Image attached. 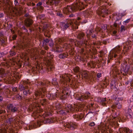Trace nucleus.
I'll list each match as a JSON object with an SVG mask.
<instances>
[{
	"mask_svg": "<svg viewBox=\"0 0 133 133\" xmlns=\"http://www.w3.org/2000/svg\"><path fill=\"white\" fill-rule=\"evenodd\" d=\"M72 24V25L71 27L72 29L74 30L75 29H78V26L79 25L78 22H75L74 23L72 22V24Z\"/></svg>",
	"mask_w": 133,
	"mask_h": 133,
	"instance_id": "obj_24",
	"label": "nucleus"
},
{
	"mask_svg": "<svg viewBox=\"0 0 133 133\" xmlns=\"http://www.w3.org/2000/svg\"><path fill=\"white\" fill-rule=\"evenodd\" d=\"M95 125V123L94 122H91L89 124V125L90 127H93Z\"/></svg>",
	"mask_w": 133,
	"mask_h": 133,
	"instance_id": "obj_42",
	"label": "nucleus"
},
{
	"mask_svg": "<svg viewBox=\"0 0 133 133\" xmlns=\"http://www.w3.org/2000/svg\"><path fill=\"white\" fill-rule=\"evenodd\" d=\"M41 67L39 65H37L35 68V70L37 71H39Z\"/></svg>",
	"mask_w": 133,
	"mask_h": 133,
	"instance_id": "obj_41",
	"label": "nucleus"
},
{
	"mask_svg": "<svg viewBox=\"0 0 133 133\" xmlns=\"http://www.w3.org/2000/svg\"><path fill=\"white\" fill-rule=\"evenodd\" d=\"M14 130L12 129H9V130L8 131L10 133H13Z\"/></svg>",
	"mask_w": 133,
	"mask_h": 133,
	"instance_id": "obj_45",
	"label": "nucleus"
},
{
	"mask_svg": "<svg viewBox=\"0 0 133 133\" xmlns=\"http://www.w3.org/2000/svg\"><path fill=\"white\" fill-rule=\"evenodd\" d=\"M70 41L72 43H74L75 44H76V43H77L78 42V41L76 40H74L73 39H70Z\"/></svg>",
	"mask_w": 133,
	"mask_h": 133,
	"instance_id": "obj_40",
	"label": "nucleus"
},
{
	"mask_svg": "<svg viewBox=\"0 0 133 133\" xmlns=\"http://www.w3.org/2000/svg\"><path fill=\"white\" fill-rule=\"evenodd\" d=\"M42 4V3L41 2H39L37 4V6H40Z\"/></svg>",
	"mask_w": 133,
	"mask_h": 133,
	"instance_id": "obj_63",
	"label": "nucleus"
},
{
	"mask_svg": "<svg viewBox=\"0 0 133 133\" xmlns=\"http://www.w3.org/2000/svg\"><path fill=\"white\" fill-rule=\"evenodd\" d=\"M65 109L66 112H74L79 111V106L76 105H68L65 107Z\"/></svg>",
	"mask_w": 133,
	"mask_h": 133,
	"instance_id": "obj_6",
	"label": "nucleus"
},
{
	"mask_svg": "<svg viewBox=\"0 0 133 133\" xmlns=\"http://www.w3.org/2000/svg\"><path fill=\"white\" fill-rule=\"evenodd\" d=\"M74 118L76 119V120L81 119L84 117V116L82 114H80L79 115H74Z\"/></svg>",
	"mask_w": 133,
	"mask_h": 133,
	"instance_id": "obj_21",
	"label": "nucleus"
},
{
	"mask_svg": "<svg viewBox=\"0 0 133 133\" xmlns=\"http://www.w3.org/2000/svg\"><path fill=\"white\" fill-rule=\"evenodd\" d=\"M56 79L55 78H54L52 80V84L54 85L57 86V87L58 83L57 81H56Z\"/></svg>",
	"mask_w": 133,
	"mask_h": 133,
	"instance_id": "obj_32",
	"label": "nucleus"
},
{
	"mask_svg": "<svg viewBox=\"0 0 133 133\" xmlns=\"http://www.w3.org/2000/svg\"><path fill=\"white\" fill-rule=\"evenodd\" d=\"M60 77L61 78L60 79L61 85L64 87L63 90L62 91V93L64 95L66 94V95L69 96V91L68 89L66 88V87H65L67 83L69 82L70 80L69 75L65 74L60 76Z\"/></svg>",
	"mask_w": 133,
	"mask_h": 133,
	"instance_id": "obj_2",
	"label": "nucleus"
},
{
	"mask_svg": "<svg viewBox=\"0 0 133 133\" xmlns=\"http://www.w3.org/2000/svg\"><path fill=\"white\" fill-rule=\"evenodd\" d=\"M13 14H14L15 16H17L21 14V10L16 8L13 9L12 11Z\"/></svg>",
	"mask_w": 133,
	"mask_h": 133,
	"instance_id": "obj_15",
	"label": "nucleus"
},
{
	"mask_svg": "<svg viewBox=\"0 0 133 133\" xmlns=\"http://www.w3.org/2000/svg\"><path fill=\"white\" fill-rule=\"evenodd\" d=\"M125 115L128 118H131L133 116V114L132 112H129L126 113Z\"/></svg>",
	"mask_w": 133,
	"mask_h": 133,
	"instance_id": "obj_30",
	"label": "nucleus"
},
{
	"mask_svg": "<svg viewBox=\"0 0 133 133\" xmlns=\"http://www.w3.org/2000/svg\"><path fill=\"white\" fill-rule=\"evenodd\" d=\"M123 45L124 46L123 47V51H124L125 52L127 51L128 49H129L131 48L129 47L128 45L127 46L125 43L123 44Z\"/></svg>",
	"mask_w": 133,
	"mask_h": 133,
	"instance_id": "obj_29",
	"label": "nucleus"
},
{
	"mask_svg": "<svg viewBox=\"0 0 133 133\" xmlns=\"http://www.w3.org/2000/svg\"><path fill=\"white\" fill-rule=\"evenodd\" d=\"M45 83L44 82H39L37 87L38 88H40L39 91H35V96H33L34 99L36 100L38 99L41 94H43L42 93H44L46 91V89L45 88H43L42 86H44Z\"/></svg>",
	"mask_w": 133,
	"mask_h": 133,
	"instance_id": "obj_5",
	"label": "nucleus"
},
{
	"mask_svg": "<svg viewBox=\"0 0 133 133\" xmlns=\"http://www.w3.org/2000/svg\"><path fill=\"white\" fill-rule=\"evenodd\" d=\"M103 52L102 51H101L99 52V53L100 54V57H102L103 56V55L102 54Z\"/></svg>",
	"mask_w": 133,
	"mask_h": 133,
	"instance_id": "obj_62",
	"label": "nucleus"
},
{
	"mask_svg": "<svg viewBox=\"0 0 133 133\" xmlns=\"http://www.w3.org/2000/svg\"><path fill=\"white\" fill-rule=\"evenodd\" d=\"M4 72V69L2 68H0V74H2Z\"/></svg>",
	"mask_w": 133,
	"mask_h": 133,
	"instance_id": "obj_44",
	"label": "nucleus"
},
{
	"mask_svg": "<svg viewBox=\"0 0 133 133\" xmlns=\"http://www.w3.org/2000/svg\"><path fill=\"white\" fill-rule=\"evenodd\" d=\"M56 94H55L54 95H53L52 94L50 93H48L46 95L47 97L50 100H52L54 99L56 96Z\"/></svg>",
	"mask_w": 133,
	"mask_h": 133,
	"instance_id": "obj_19",
	"label": "nucleus"
},
{
	"mask_svg": "<svg viewBox=\"0 0 133 133\" xmlns=\"http://www.w3.org/2000/svg\"><path fill=\"white\" fill-rule=\"evenodd\" d=\"M129 27L127 26L125 27L124 26L122 25L121 27L120 31L121 32H123L127 28H129Z\"/></svg>",
	"mask_w": 133,
	"mask_h": 133,
	"instance_id": "obj_31",
	"label": "nucleus"
},
{
	"mask_svg": "<svg viewBox=\"0 0 133 133\" xmlns=\"http://www.w3.org/2000/svg\"><path fill=\"white\" fill-rule=\"evenodd\" d=\"M29 84L28 82L26 81H23L22 84L19 85L18 89L20 91H23L25 89H28L29 87L27 85Z\"/></svg>",
	"mask_w": 133,
	"mask_h": 133,
	"instance_id": "obj_10",
	"label": "nucleus"
},
{
	"mask_svg": "<svg viewBox=\"0 0 133 133\" xmlns=\"http://www.w3.org/2000/svg\"><path fill=\"white\" fill-rule=\"evenodd\" d=\"M95 30L99 32V31H101V29H100V28H99L98 27H97L95 29Z\"/></svg>",
	"mask_w": 133,
	"mask_h": 133,
	"instance_id": "obj_56",
	"label": "nucleus"
},
{
	"mask_svg": "<svg viewBox=\"0 0 133 133\" xmlns=\"http://www.w3.org/2000/svg\"><path fill=\"white\" fill-rule=\"evenodd\" d=\"M130 18L128 19H127L125 21H124V23H125L126 24L127 23H128L130 21Z\"/></svg>",
	"mask_w": 133,
	"mask_h": 133,
	"instance_id": "obj_51",
	"label": "nucleus"
},
{
	"mask_svg": "<svg viewBox=\"0 0 133 133\" xmlns=\"http://www.w3.org/2000/svg\"><path fill=\"white\" fill-rule=\"evenodd\" d=\"M49 45L51 47H53L54 46L53 42L52 41H51L49 43Z\"/></svg>",
	"mask_w": 133,
	"mask_h": 133,
	"instance_id": "obj_55",
	"label": "nucleus"
},
{
	"mask_svg": "<svg viewBox=\"0 0 133 133\" xmlns=\"http://www.w3.org/2000/svg\"><path fill=\"white\" fill-rule=\"evenodd\" d=\"M57 15L61 17L63 16V15L59 12H58L57 13Z\"/></svg>",
	"mask_w": 133,
	"mask_h": 133,
	"instance_id": "obj_48",
	"label": "nucleus"
},
{
	"mask_svg": "<svg viewBox=\"0 0 133 133\" xmlns=\"http://www.w3.org/2000/svg\"><path fill=\"white\" fill-rule=\"evenodd\" d=\"M127 13L125 12V11H124L121 14V15L122 16H123L125 15Z\"/></svg>",
	"mask_w": 133,
	"mask_h": 133,
	"instance_id": "obj_46",
	"label": "nucleus"
},
{
	"mask_svg": "<svg viewBox=\"0 0 133 133\" xmlns=\"http://www.w3.org/2000/svg\"><path fill=\"white\" fill-rule=\"evenodd\" d=\"M49 13L51 15H54V14L53 12L51 11H49Z\"/></svg>",
	"mask_w": 133,
	"mask_h": 133,
	"instance_id": "obj_64",
	"label": "nucleus"
},
{
	"mask_svg": "<svg viewBox=\"0 0 133 133\" xmlns=\"http://www.w3.org/2000/svg\"><path fill=\"white\" fill-rule=\"evenodd\" d=\"M124 65V66H123L124 71L125 72H127L129 70V66L128 65Z\"/></svg>",
	"mask_w": 133,
	"mask_h": 133,
	"instance_id": "obj_27",
	"label": "nucleus"
},
{
	"mask_svg": "<svg viewBox=\"0 0 133 133\" xmlns=\"http://www.w3.org/2000/svg\"><path fill=\"white\" fill-rule=\"evenodd\" d=\"M0 42H1L2 44H4L5 42L4 41L2 38H1L0 39Z\"/></svg>",
	"mask_w": 133,
	"mask_h": 133,
	"instance_id": "obj_58",
	"label": "nucleus"
},
{
	"mask_svg": "<svg viewBox=\"0 0 133 133\" xmlns=\"http://www.w3.org/2000/svg\"><path fill=\"white\" fill-rule=\"evenodd\" d=\"M102 11V8L101 7L99 8L97 10V12L99 15H102V13H101Z\"/></svg>",
	"mask_w": 133,
	"mask_h": 133,
	"instance_id": "obj_38",
	"label": "nucleus"
},
{
	"mask_svg": "<svg viewBox=\"0 0 133 133\" xmlns=\"http://www.w3.org/2000/svg\"><path fill=\"white\" fill-rule=\"evenodd\" d=\"M54 56L50 54H48L46 56H45L43 58V61H46L47 66L46 71L49 72L53 70L54 69V66L53 65L52 59Z\"/></svg>",
	"mask_w": 133,
	"mask_h": 133,
	"instance_id": "obj_4",
	"label": "nucleus"
},
{
	"mask_svg": "<svg viewBox=\"0 0 133 133\" xmlns=\"http://www.w3.org/2000/svg\"><path fill=\"white\" fill-rule=\"evenodd\" d=\"M8 109L12 112H15L18 110V108L14 107L12 104H10L8 106Z\"/></svg>",
	"mask_w": 133,
	"mask_h": 133,
	"instance_id": "obj_14",
	"label": "nucleus"
},
{
	"mask_svg": "<svg viewBox=\"0 0 133 133\" xmlns=\"http://www.w3.org/2000/svg\"><path fill=\"white\" fill-rule=\"evenodd\" d=\"M72 24V22H70L68 23H67L65 24L63 23L62 24V27L63 29H66L70 25H71Z\"/></svg>",
	"mask_w": 133,
	"mask_h": 133,
	"instance_id": "obj_20",
	"label": "nucleus"
},
{
	"mask_svg": "<svg viewBox=\"0 0 133 133\" xmlns=\"http://www.w3.org/2000/svg\"><path fill=\"white\" fill-rule=\"evenodd\" d=\"M62 38H59L55 41V46L57 49V51L58 52L62 51L63 50L61 48V47H60L59 45L61 44L63 41Z\"/></svg>",
	"mask_w": 133,
	"mask_h": 133,
	"instance_id": "obj_9",
	"label": "nucleus"
},
{
	"mask_svg": "<svg viewBox=\"0 0 133 133\" xmlns=\"http://www.w3.org/2000/svg\"><path fill=\"white\" fill-rule=\"evenodd\" d=\"M15 4L16 6H18L19 5V3L18 2L17 0H15Z\"/></svg>",
	"mask_w": 133,
	"mask_h": 133,
	"instance_id": "obj_47",
	"label": "nucleus"
},
{
	"mask_svg": "<svg viewBox=\"0 0 133 133\" xmlns=\"http://www.w3.org/2000/svg\"><path fill=\"white\" fill-rule=\"evenodd\" d=\"M0 133H7V131L5 129H0Z\"/></svg>",
	"mask_w": 133,
	"mask_h": 133,
	"instance_id": "obj_39",
	"label": "nucleus"
},
{
	"mask_svg": "<svg viewBox=\"0 0 133 133\" xmlns=\"http://www.w3.org/2000/svg\"><path fill=\"white\" fill-rule=\"evenodd\" d=\"M63 126L64 127H66L71 130H74L77 128V125L75 123L72 122L65 123L63 124Z\"/></svg>",
	"mask_w": 133,
	"mask_h": 133,
	"instance_id": "obj_8",
	"label": "nucleus"
},
{
	"mask_svg": "<svg viewBox=\"0 0 133 133\" xmlns=\"http://www.w3.org/2000/svg\"><path fill=\"white\" fill-rule=\"evenodd\" d=\"M59 113L62 114H65L66 112L65 111V110L63 111H59Z\"/></svg>",
	"mask_w": 133,
	"mask_h": 133,
	"instance_id": "obj_50",
	"label": "nucleus"
},
{
	"mask_svg": "<svg viewBox=\"0 0 133 133\" xmlns=\"http://www.w3.org/2000/svg\"><path fill=\"white\" fill-rule=\"evenodd\" d=\"M117 22V24L118 25L121 24V22L118 19H117V20H116L115 22Z\"/></svg>",
	"mask_w": 133,
	"mask_h": 133,
	"instance_id": "obj_53",
	"label": "nucleus"
},
{
	"mask_svg": "<svg viewBox=\"0 0 133 133\" xmlns=\"http://www.w3.org/2000/svg\"><path fill=\"white\" fill-rule=\"evenodd\" d=\"M10 56H12L16 54V52L14 50H11L10 52Z\"/></svg>",
	"mask_w": 133,
	"mask_h": 133,
	"instance_id": "obj_36",
	"label": "nucleus"
},
{
	"mask_svg": "<svg viewBox=\"0 0 133 133\" xmlns=\"http://www.w3.org/2000/svg\"><path fill=\"white\" fill-rule=\"evenodd\" d=\"M33 21L30 18H27L24 21L25 25L28 27H30L33 24Z\"/></svg>",
	"mask_w": 133,
	"mask_h": 133,
	"instance_id": "obj_12",
	"label": "nucleus"
},
{
	"mask_svg": "<svg viewBox=\"0 0 133 133\" xmlns=\"http://www.w3.org/2000/svg\"><path fill=\"white\" fill-rule=\"evenodd\" d=\"M90 95V94L89 92H86L85 94L78 97L77 99L78 100L82 101L89 98Z\"/></svg>",
	"mask_w": 133,
	"mask_h": 133,
	"instance_id": "obj_11",
	"label": "nucleus"
},
{
	"mask_svg": "<svg viewBox=\"0 0 133 133\" xmlns=\"http://www.w3.org/2000/svg\"><path fill=\"white\" fill-rule=\"evenodd\" d=\"M46 102V99H42L40 100V103L42 105H44Z\"/></svg>",
	"mask_w": 133,
	"mask_h": 133,
	"instance_id": "obj_35",
	"label": "nucleus"
},
{
	"mask_svg": "<svg viewBox=\"0 0 133 133\" xmlns=\"http://www.w3.org/2000/svg\"><path fill=\"white\" fill-rule=\"evenodd\" d=\"M45 53V51L44 50H42L41 52V54L42 55H44Z\"/></svg>",
	"mask_w": 133,
	"mask_h": 133,
	"instance_id": "obj_57",
	"label": "nucleus"
},
{
	"mask_svg": "<svg viewBox=\"0 0 133 133\" xmlns=\"http://www.w3.org/2000/svg\"><path fill=\"white\" fill-rule=\"evenodd\" d=\"M46 120V119H45ZM51 118H48L46 119V122L47 123H51Z\"/></svg>",
	"mask_w": 133,
	"mask_h": 133,
	"instance_id": "obj_43",
	"label": "nucleus"
},
{
	"mask_svg": "<svg viewBox=\"0 0 133 133\" xmlns=\"http://www.w3.org/2000/svg\"><path fill=\"white\" fill-rule=\"evenodd\" d=\"M121 49L122 47L118 46L112 50L109 53V58L111 60L113 59V58H116L118 60L121 59L122 58V56L121 54Z\"/></svg>",
	"mask_w": 133,
	"mask_h": 133,
	"instance_id": "obj_3",
	"label": "nucleus"
},
{
	"mask_svg": "<svg viewBox=\"0 0 133 133\" xmlns=\"http://www.w3.org/2000/svg\"><path fill=\"white\" fill-rule=\"evenodd\" d=\"M75 73H78L79 72V68L78 66H76L73 69Z\"/></svg>",
	"mask_w": 133,
	"mask_h": 133,
	"instance_id": "obj_34",
	"label": "nucleus"
},
{
	"mask_svg": "<svg viewBox=\"0 0 133 133\" xmlns=\"http://www.w3.org/2000/svg\"><path fill=\"white\" fill-rule=\"evenodd\" d=\"M101 73H98L97 74V77L98 78H99L101 77Z\"/></svg>",
	"mask_w": 133,
	"mask_h": 133,
	"instance_id": "obj_60",
	"label": "nucleus"
},
{
	"mask_svg": "<svg viewBox=\"0 0 133 133\" xmlns=\"http://www.w3.org/2000/svg\"><path fill=\"white\" fill-rule=\"evenodd\" d=\"M122 105L119 102L116 103L115 104L112 105L111 108L112 109H114L115 108H117L118 109H120L121 108Z\"/></svg>",
	"mask_w": 133,
	"mask_h": 133,
	"instance_id": "obj_18",
	"label": "nucleus"
},
{
	"mask_svg": "<svg viewBox=\"0 0 133 133\" xmlns=\"http://www.w3.org/2000/svg\"><path fill=\"white\" fill-rule=\"evenodd\" d=\"M100 103L101 105L107 106L106 105L108 103V101L106 100V98H101Z\"/></svg>",
	"mask_w": 133,
	"mask_h": 133,
	"instance_id": "obj_16",
	"label": "nucleus"
},
{
	"mask_svg": "<svg viewBox=\"0 0 133 133\" xmlns=\"http://www.w3.org/2000/svg\"><path fill=\"white\" fill-rule=\"evenodd\" d=\"M76 35H77V38L79 39H82V42L86 46L89 45V44L88 42V41L85 40L84 39V37H85V34L84 32H80L79 33H77L76 34Z\"/></svg>",
	"mask_w": 133,
	"mask_h": 133,
	"instance_id": "obj_7",
	"label": "nucleus"
},
{
	"mask_svg": "<svg viewBox=\"0 0 133 133\" xmlns=\"http://www.w3.org/2000/svg\"><path fill=\"white\" fill-rule=\"evenodd\" d=\"M129 40L125 44L127 46L128 45L130 48H131L132 45V42L133 41V38L130 37Z\"/></svg>",
	"mask_w": 133,
	"mask_h": 133,
	"instance_id": "obj_17",
	"label": "nucleus"
},
{
	"mask_svg": "<svg viewBox=\"0 0 133 133\" xmlns=\"http://www.w3.org/2000/svg\"><path fill=\"white\" fill-rule=\"evenodd\" d=\"M84 5L82 2L79 0L76 2L72 5L64 8L63 9V12L65 14H68L70 13L76 11L78 10H82L84 9Z\"/></svg>",
	"mask_w": 133,
	"mask_h": 133,
	"instance_id": "obj_1",
	"label": "nucleus"
},
{
	"mask_svg": "<svg viewBox=\"0 0 133 133\" xmlns=\"http://www.w3.org/2000/svg\"><path fill=\"white\" fill-rule=\"evenodd\" d=\"M88 72V71L86 70L83 71L82 72V77L85 79H88L89 77Z\"/></svg>",
	"mask_w": 133,
	"mask_h": 133,
	"instance_id": "obj_22",
	"label": "nucleus"
},
{
	"mask_svg": "<svg viewBox=\"0 0 133 133\" xmlns=\"http://www.w3.org/2000/svg\"><path fill=\"white\" fill-rule=\"evenodd\" d=\"M61 106L60 104L56 103L55 105V108L57 110H59L61 108Z\"/></svg>",
	"mask_w": 133,
	"mask_h": 133,
	"instance_id": "obj_37",
	"label": "nucleus"
},
{
	"mask_svg": "<svg viewBox=\"0 0 133 133\" xmlns=\"http://www.w3.org/2000/svg\"><path fill=\"white\" fill-rule=\"evenodd\" d=\"M102 8V15H105L107 14V11L105 10V9L104 8V7H101Z\"/></svg>",
	"mask_w": 133,
	"mask_h": 133,
	"instance_id": "obj_33",
	"label": "nucleus"
},
{
	"mask_svg": "<svg viewBox=\"0 0 133 133\" xmlns=\"http://www.w3.org/2000/svg\"><path fill=\"white\" fill-rule=\"evenodd\" d=\"M122 133H131V131L129 129L126 128H122L121 129Z\"/></svg>",
	"mask_w": 133,
	"mask_h": 133,
	"instance_id": "obj_26",
	"label": "nucleus"
},
{
	"mask_svg": "<svg viewBox=\"0 0 133 133\" xmlns=\"http://www.w3.org/2000/svg\"><path fill=\"white\" fill-rule=\"evenodd\" d=\"M68 56V55L65 53H63L60 54L59 55V57L63 59L65 57H67Z\"/></svg>",
	"mask_w": 133,
	"mask_h": 133,
	"instance_id": "obj_28",
	"label": "nucleus"
},
{
	"mask_svg": "<svg viewBox=\"0 0 133 133\" xmlns=\"http://www.w3.org/2000/svg\"><path fill=\"white\" fill-rule=\"evenodd\" d=\"M27 43L25 42H23L22 43H21L18 44L17 46H13L14 48H16V49H23L26 47L27 46Z\"/></svg>",
	"mask_w": 133,
	"mask_h": 133,
	"instance_id": "obj_13",
	"label": "nucleus"
},
{
	"mask_svg": "<svg viewBox=\"0 0 133 133\" xmlns=\"http://www.w3.org/2000/svg\"><path fill=\"white\" fill-rule=\"evenodd\" d=\"M55 118H51V123L54 122H55Z\"/></svg>",
	"mask_w": 133,
	"mask_h": 133,
	"instance_id": "obj_54",
	"label": "nucleus"
},
{
	"mask_svg": "<svg viewBox=\"0 0 133 133\" xmlns=\"http://www.w3.org/2000/svg\"><path fill=\"white\" fill-rule=\"evenodd\" d=\"M12 90L14 91H16L17 90V88L16 87H14L12 88Z\"/></svg>",
	"mask_w": 133,
	"mask_h": 133,
	"instance_id": "obj_49",
	"label": "nucleus"
},
{
	"mask_svg": "<svg viewBox=\"0 0 133 133\" xmlns=\"http://www.w3.org/2000/svg\"><path fill=\"white\" fill-rule=\"evenodd\" d=\"M117 22H115L114 24V26L115 28H116L117 27V25H118L117 24Z\"/></svg>",
	"mask_w": 133,
	"mask_h": 133,
	"instance_id": "obj_61",
	"label": "nucleus"
},
{
	"mask_svg": "<svg viewBox=\"0 0 133 133\" xmlns=\"http://www.w3.org/2000/svg\"><path fill=\"white\" fill-rule=\"evenodd\" d=\"M88 65L91 68H94L95 67L96 63L95 62L92 61L90 62V63H88Z\"/></svg>",
	"mask_w": 133,
	"mask_h": 133,
	"instance_id": "obj_25",
	"label": "nucleus"
},
{
	"mask_svg": "<svg viewBox=\"0 0 133 133\" xmlns=\"http://www.w3.org/2000/svg\"><path fill=\"white\" fill-rule=\"evenodd\" d=\"M25 16L26 17H27V18H30V17H31L30 16L29 14L28 13H26L25 15Z\"/></svg>",
	"mask_w": 133,
	"mask_h": 133,
	"instance_id": "obj_52",
	"label": "nucleus"
},
{
	"mask_svg": "<svg viewBox=\"0 0 133 133\" xmlns=\"http://www.w3.org/2000/svg\"><path fill=\"white\" fill-rule=\"evenodd\" d=\"M17 37V35H14L12 37V38L13 40H15L16 39V37Z\"/></svg>",
	"mask_w": 133,
	"mask_h": 133,
	"instance_id": "obj_59",
	"label": "nucleus"
},
{
	"mask_svg": "<svg viewBox=\"0 0 133 133\" xmlns=\"http://www.w3.org/2000/svg\"><path fill=\"white\" fill-rule=\"evenodd\" d=\"M31 93V91L29 89V88L25 89L23 92L24 95L26 96H27L28 95H30Z\"/></svg>",
	"mask_w": 133,
	"mask_h": 133,
	"instance_id": "obj_23",
	"label": "nucleus"
}]
</instances>
